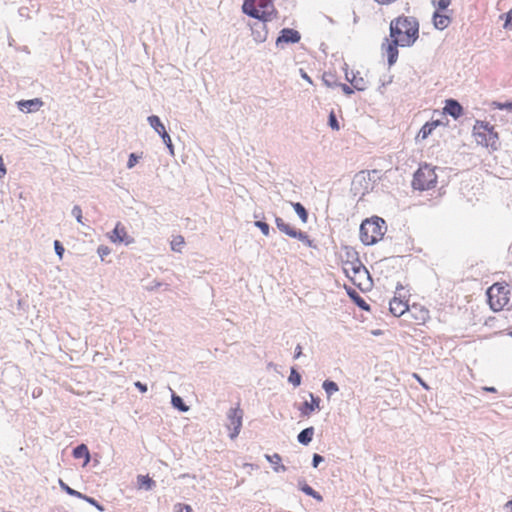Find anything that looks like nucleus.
<instances>
[{
  "mask_svg": "<svg viewBox=\"0 0 512 512\" xmlns=\"http://www.w3.org/2000/svg\"><path fill=\"white\" fill-rule=\"evenodd\" d=\"M408 317L410 318V325L420 326L425 325L429 321L430 313L425 306L414 303L408 310Z\"/></svg>",
  "mask_w": 512,
  "mask_h": 512,
  "instance_id": "nucleus-10",
  "label": "nucleus"
},
{
  "mask_svg": "<svg viewBox=\"0 0 512 512\" xmlns=\"http://www.w3.org/2000/svg\"><path fill=\"white\" fill-rule=\"evenodd\" d=\"M342 90L348 95L353 93V90L346 84L342 85Z\"/></svg>",
  "mask_w": 512,
  "mask_h": 512,
  "instance_id": "nucleus-46",
  "label": "nucleus"
},
{
  "mask_svg": "<svg viewBox=\"0 0 512 512\" xmlns=\"http://www.w3.org/2000/svg\"><path fill=\"white\" fill-rule=\"evenodd\" d=\"M289 381L294 385V386H299L300 385V382H301V376L296 372L295 369H292L291 370V373H290V376H289Z\"/></svg>",
  "mask_w": 512,
  "mask_h": 512,
  "instance_id": "nucleus-32",
  "label": "nucleus"
},
{
  "mask_svg": "<svg viewBox=\"0 0 512 512\" xmlns=\"http://www.w3.org/2000/svg\"><path fill=\"white\" fill-rule=\"evenodd\" d=\"M443 113L449 114L454 119H458L463 114V108L456 100L448 99L445 101Z\"/></svg>",
  "mask_w": 512,
  "mask_h": 512,
  "instance_id": "nucleus-14",
  "label": "nucleus"
},
{
  "mask_svg": "<svg viewBox=\"0 0 512 512\" xmlns=\"http://www.w3.org/2000/svg\"><path fill=\"white\" fill-rule=\"evenodd\" d=\"M172 404L175 408L179 409L180 411L185 412L188 410V407L184 404L182 398L177 395L172 396Z\"/></svg>",
  "mask_w": 512,
  "mask_h": 512,
  "instance_id": "nucleus-28",
  "label": "nucleus"
},
{
  "mask_svg": "<svg viewBox=\"0 0 512 512\" xmlns=\"http://www.w3.org/2000/svg\"><path fill=\"white\" fill-rule=\"evenodd\" d=\"M375 1L380 4H389V3L394 2L395 0H375Z\"/></svg>",
  "mask_w": 512,
  "mask_h": 512,
  "instance_id": "nucleus-52",
  "label": "nucleus"
},
{
  "mask_svg": "<svg viewBox=\"0 0 512 512\" xmlns=\"http://www.w3.org/2000/svg\"><path fill=\"white\" fill-rule=\"evenodd\" d=\"M97 252L101 260H104L111 253V249L108 246L101 245L98 247Z\"/></svg>",
  "mask_w": 512,
  "mask_h": 512,
  "instance_id": "nucleus-33",
  "label": "nucleus"
},
{
  "mask_svg": "<svg viewBox=\"0 0 512 512\" xmlns=\"http://www.w3.org/2000/svg\"><path fill=\"white\" fill-rule=\"evenodd\" d=\"M6 174V169L4 167V163L0 162V178H2Z\"/></svg>",
  "mask_w": 512,
  "mask_h": 512,
  "instance_id": "nucleus-48",
  "label": "nucleus"
},
{
  "mask_svg": "<svg viewBox=\"0 0 512 512\" xmlns=\"http://www.w3.org/2000/svg\"><path fill=\"white\" fill-rule=\"evenodd\" d=\"M346 79L351 83V85L359 91H363L366 89L367 81L364 77L360 75L359 72L354 73L353 71L346 72Z\"/></svg>",
  "mask_w": 512,
  "mask_h": 512,
  "instance_id": "nucleus-19",
  "label": "nucleus"
},
{
  "mask_svg": "<svg viewBox=\"0 0 512 512\" xmlns=\"http://www.w3.org/2000/svg\"><path fill=\"white\" fill-rule=\"evenodd\" d=\"M72 214L75 216V218L77 219V221L81 224H83V221H82V210L79 206H74V208L72 209Z\"/></svg>",
  "mask_w": 512,
  "mask_h": 512,
  "instance_id": "nucleus-36",
  "label": "nucleus"
},
{
  "mask_svg": "<svg viewBox=\"0 0 512 512\" xmlns=\"http://www.w3.org/2000/svg\"><path fill=\"white\" fill-rule=\"evenodd\" d=\"M505 507L509 508L512 511V499L505 504Z\"/></svg>",
  "mask_w": 512,
  "mask_h": 512,
  "instance_id": "nucleus-53",
  "label": "nucleus"
},
{
  "mask_svg": "<svg viewBox=\"0 0 512 512\" xmlns=\"http://www.w3.org/2000/svg\"><path fill=\"white\" fill-rule=\"evenodd\" d=\"M301 76H302V77H303V79H305L308 83H310V84H312V83H313V82H312V80H311V78L307 75V73H306V72L301 71Z\"/></svg>",
  "mask_w": 512,
  "mask_h": 512,
  "instance_id": "nucleus-49",
  "label": "nucleus"
},
{
  "mask_svg": "<svg viewBox=\"0 0 512 512\" xmlns=\"http://www.w3.org/2000/svg\"><path fill=\"white\" fill-rule=\"evenodd\" d=\"M323 81L328 85L331 86V84L328 82L329 78H326V75L323 76Z\"/></svg>",
  "mask_w": 512,
  "mask_h": 512,
  "instance_id": "nucleus-56",
  "label": "nucleus"
},
{
  "mask_svg": "<svg viewBox=\"0 0 512 512\" xmlns=\"http://www.w3.org/2000/svg\"><path fill=\"white\" fill-rule=\"evenodd\" d=\"M432 3L433 6L436 8V11H442L449 7V5L451 4V0H438L437 2L433 1Z\"/></svg>",
  "mask_w": 512,
  "mask_h": 512,
  "instance_id": "nucleus-31",
  "label": "nucleus"
},
{
  "mask_svg": "<svg viewBox=\"0 0 512 512\" xmlns=\"http://www.w3.org/2000/svg\"><path fill=\"white\" fill-rule=\"evenodd\" d=\"M267 22L259 21L251 26L252 34L255 41L264 42L268 35Z\"/></svg>",
  "mask_w": 512,
  "mask_h": 512,
  "instance_id": "nucleus-17",
  "label": "nucleus"
},
{
  "mask_svg": "<svg viewBox=\"0 0 512 512\" xmlns=\"http://www.w3.org/2000/svg\"><path fill=\"white\" fill-rule=\"evenodd\" d=\"M301 354H302V347L300 345H297V347L295 349V358L300 357Z\"/></svg>",
  "mask_w": 512,
  "mask_h": 512,
  "instance_id": "nucleus-47",
  "label": "nucleus"
},
{
  "mask_svg": "<svg viewBox=\"0 0 512 512\" xmlns=\"http://www.w3.org/2000/svg\"><path fill=\"white\" fill-rule=\"evenodd\" d=\"M311 496L319 502H321L323 500L322 496L316 491H314V495H311Z\"/></svg>",
  "mask_w": 512,
  "mask_h": 512,
  "instance_id": "nucleus-50",
  "label": "nucleus"
},
{
  "mask_svg": "<svg viewBox=\"0 0 512 512\" xmlns=\"http://www.w3.org/2000/svg\"><path fill=\"white\" fill-rule=\"evenodd\" d=\"M109 238L114 243H125L128 245L133 242V238L128 235L126 228L120 222L116 224Z\"/></svg>",
  "mask_w": 512,
  "mask_h": 512,
  "instance_id": "nucleus-12",
  "label": "nucleus"
},
{
  "mask_svg": "<svg viewBox=\"0 0 512 512\" xmlns=\"http://www.w3.org/2000/svg\"><path fill=\"white\" fill-rule=\"evenodd\" d=\"M323 81L328 85L331 86V84L328 82L329 78H326V75L323 76Z\"/></svg>",
  "mask_w": 512,
  "mask_h": 512,
  "instance_id": "nucleus-55",
  "label": "nucleus"
},
{
  "mask_svg": "<svg viewBox=\"0 0 512 512\" xmlns=\"http://www.w3.org/2000/svg\"><path fill=\"white\" fill-rule=\"evenodd\" d=\"M129 160H136L135 155H134V154H131V155H130V159H129Z\"/></svg>",
  "mask_w": 512,
  "mask_h": 512,
  "instance_id": "nucleus-58",
  "label": "nucleus"
},
{
  "mask_svg": "<svg viewBox=\"0 0 512 512\" xmlns=\"http://www.w3.org/2000/svg\"><path fill=\"white\" fill-rule=\"evenodd\" d=\"M59 485L60 487L69 495L71 496H74V497H83V494L70 488L67 484H65L61 479L59 480Z\"/></svg>",
  "mask_w": 512,
  "mask_h": 512,
  "instance_id": "nucleus-30",
  "label": "nucleus"
},
{
  "mask_svg": "<svg viewBox=\"0 0 512 512\" xmlns=\"http://www.w3.org/2000/svg\"><path fill=\"white\" fill-rule=\"evenodd\" d=\"M130 2H135L136 0H129Z\"/></svg>",
  "mask_w": 512,
  "mask_h": 512,
  "instance_id": "nucleus-59",
  "label": "nucleus"
},
{
  "mask_svg": "<svg viewBox=\"0 0 512 512\" xmlns=\"http://www.w3.org/2000/svg\"><path fill=\"white\" fill-rule=\"evenodd\" d=\"M292 206H293L295 212L300 217L301 221L303 223H306L308 221V213H307L305 207L301 203H298V202L292 203Z\"/></svg>",
  "mask_w": 512,
  "mask_h": 512,
  "instance_id": "nucleus-26",
  "label": "nucleus"
},
{
  "mask_svg": "<svg viewBox=\"0 0 512 512\" xmlns=\"http://www.w3.org/2000/svg\"><path fill=\"white\" fill-rule=\"evenodd\" d=\"M413 376H414V378H416V379H417V381L421 384V386H422L424 389L429 390V386H428V385H427V384H426V383L421 379V377H420L419 375L414 374Z\"/></svg>",
  "mask_w": 512,
  "mask_h": 512,
  "instance_id": "nucleus-44",
  "label": "nucleus"
},
{
  "mask_svg": "<svg viewBox=\"0 0 512 512\" xmlns=\"http://www.w3.org/2000/svg\"><path fill=\"white\" fill-rule=\"evenodd\" d=\"M448 124V121L447 122H443L441 120H433L431 122H427L425 123L422 128L420 129V131L418 132L417 134V139H421V140H424L426 139L427 137H429L432 132L438 127V126H446Z\"/></svg>",
  "mask_w": 512,
  "mask_h": 512,
  "instance_id": "nucleus-13",
  "label": "nucleus"
},
{
  "mask_svg": "<svg viewBox=\"0 0 512 512\" xmlns=\"http://www.w3.org/2000/svg\"><path fill=\"white\" fill-rule=\"evenodd\" d=\"M301 489L305 494L309 496L314 495L315 490L307 484H305Z\"/></svg>",
  "mask_w": 512,
  "mask_h": 512,
  "instance_id": "nucleus-42",
  "label": "nucleus"
},
{
  "mask_svg": "<svg viewBox=\"0 0 512 512\" xmlns=\"http://www.w3.org/2000/svg\"><path fill=\"white\" fill-rule=\"evenodd\" d=\"M176 512H193L192 507L188 504L178 503L175 505Z\"/></svg>",
  "mask_w": 512,
  "mask_h": 512,
  "instance_id": "nucleus-35",
  "label": "nucleus"
},
{
  "mask_svg": "<svg viewBox=\"0 0 512 512\" xmlns=\"http://www.w3.org/2000/svg\"><path fill=\"white\" fill-rule=\"evenodd\" d=\"M409 293L402 285L396 287L395 295L389 303L390 312L400 317L404 313L408 312L409 306Z\"/></svg>",
  "mask_w": 512,
  "mask_h": 512,
  "instance_id": "nucleus-8",
  "label": "nucleus"
},
{
  "mask_svg": "<svg viewBox=\"0 0 512 512\" xmlns=\"http://www.w3.org/2000/svg\"><path fill=\"white\" fill-rule=\"evenodd\" d=\"M387 227L380 217L365 219L360 225V240L364 245H373L384 237Z\"/></svg>",
  "mask_w": 512,
  "mask_h": 512,
  "instance_id": "nucleus-4",
  "label": "nucleus"
},
{
  "mask_svg": "<svg viewBox=\"0 0 512 512\" xmlns=\"http://www.w3.org/2000/svg\"><path fill=\"white\" fill-rule=\"evenodd\" d=\"M329 124H330L332 129H334V130H338L339 129L338 121H337L336 116L334 115L333 112H331L330 115H329Z\"/></svg>",
  "mask_w": 512,
  "mask_h": 512,
  "instance_id": "nucleus-38",
  "label": "nucleus"
},
{
  "mask_svg": "<svg viewBox=\"0 0 512 512\" xmlns=\"http://www.w3.org/2000/svg\"><path fill=\"white\" fill-rule=\"evenodd\" d=\"M80 498H81V499H84V500H85V501H87L88 503H90V504H92V505L96 506L98 509L102 510L101 506H100V505H98V503L96 502V500H95V499L90 498V497H88V496H86V495H83V497H80Z\"/></svg>",
  "mask_w": 512,
  "mask_h": 512,
  "instance_id": "nucleus-41",
  "label": "nucleus"
},
{
  "mask_svg": "<svg viewBox=\"0 0 512 512\" xmlns=\"http://www.w3.org/2000/svg\"><path fill=\"white\" fill-rule=\"evenodd\" d=\"M348 295L351 299L362 309L368 310L369 306L365 302V300L359 295V293L353 289H347Z\"/></svg>",
  "mask_w": 512,
  "mask_h": 512,
  "instance_id": "nucleus-24",
  "label": "nucleus"
},
{
  "mask_svg": "<svg viewBox=\"0 0 512 512\" xmlns=\"http://www.w3.org/2000/svg\"><path fill=\"white\" fill-rule=\"evenodd\" d=\"M437 183V174L435 172V167L431 164L424 163L419 169L415 172L412 186L417 190H429L436 186Z\"/></svg>",
  "mask_w": 512,
  "mask_h": 512,
  "instance_id": "nucleus-7",
  "label": "nucleus"
},
{
  "mask_svg": "<svg viewBox=\"0 0 512 512\" xmlns=\"http://www.w3.org/2000/svg\"><path fill=\"white\" fill-rule=\"evenodd\" d=\"M323 388L328 395H332L333 393L338 391V386L335 382L326 380L323 383Z\"/></svg>",
  "mask_w": 512,
  "mask_h": 512,
  "instance_id": "nucleus-29",
  "label": "nucleus"
},
{
  "mask_svg": "<svg viewBox=\"0 0 512 512\" xmlns=\"http://www.w3.org/2000/svg\"><path fill=\"white\" fill-rule=\"evenodd\" d=\"M148 122L162 136L165 142L171 141L170 136L166 132L165 127L158 116L152 115L148 117Z\"/></svg>",
  "mask_w": 512,
  "mask_h": 512,
  "instance_id": "nucleus-20",
  "label": "nucleus"
},
{
  "mask_svg": "<svg viewBox=\"0 0 512 512\" xmlns=\"http://www.w3.org/2000/svg\"><path fill=\"white\" fill-rule=\"evenodd\" d=\"M54 248L56 254L59 256L60 259H62L65 249L58 240L54 242Z\"/></svg>",
  "mask_w": 512,
  "mask_h": 512,
  "instance_id": "nucleus-37",
  "label": "nucleus"
},
{
  "mask_svg": "<svg viewBox=\"0 0 512 512\" xmlns=\"http://www.w3.org/2000/svg\"><path fill=\"white\" fill-rule=\"evenodd\" d=\"M135 386L142 392V393H145L147 391V386L143 383H141L140 381H137L135 383Z\"/></svg>",
  "mask_w": 512,
  "mask_h": 512,
  "instance_id": "nucleus-45",
  "label": "nucleus"
},
{
  "mask_svg": "<svg viewBox=\"0 0 512 512\" xmlns=\"http://www.w3.org/2000/svg\"><path fill=\"white\" fill-rule=\"evenodd\" d=\"M484 389L489 392H496V389L494 387H486Z\"/></svg>",
  "mask_w": 512,
  "mask_h": 512,
  "instance_id": "nucleus-54",
  "label": "nucleus"
},
{
  "mask_svg": "<svg viewBox=\"0 0 512 512\" xmlns=\"http://www.w3.org/2000/svg\"><path fill=\"white\" fill-rule=\"evenodd\" d=\"M474 137L478 144L496 151L500 148L498 134L494 131L493 126L488 123L477 122L474 126Z\"/></svg>",
  "mask_w": 512,
  "mask_h": 512,
  "instance_id": "nucleus-6",
  "label": "nucleus"
},
{
  "mask_svg": "<svg viewBox=\"0 0 512 512\" xmlns=\"http://www.w3.org/2000/svg\"><path fill=\"white\" fill-rule=\"evenodd\" d=\"M511 336H512V331H511Z\"/></svg>",
  "mask_w": 512,
  "mask_h": 512,
  "instance_id": "nucleus-60",
  "label": "nucleus"
},
{
  "mask_svg": "<svg viewBox=\"0 0 512 512\" xmlns=\"http://www.w3.org/2000/svg\"><path fill=\"white\" fill-rule=\"evenodd\" d=\"M512 292L510 286L505 282H497L487 290L488 304L490 308L499 312L510 303Z\"/></svg>",
  "mask_w": 512,
  "mask_h": 512,
  "instance_id": "nucleus-5",
  "label": "nucleus"
},
{
  "mask_svg": "<svg viewBox=\"0 0 512 512\" xmlns=\"http://www.w3.org/2000/svg\"><path fill=\"white\" fill-rule=\"evenodd\" d=\"M242 418H243V411L240 409L239 406L232 408L228 412V429L230 432V438L234 439L236 438L241 430L242 427Z\"/></svg>",
  "mask_w": 512,
  "mask_h": 512,
  "instance_id": "nucleus-11",
  "label": "nucleus"
},
{
  "mask_svg": "<svg viewBox=\"0 0 512 512\" xmlns=\"http://www.w3.org/2000/svg\"><path fill=\"white\" fill-rule=\"evenodd\" d=\"M342 269L351 282L362 291L372 287V279L366 267L356 253H347V259L342 261Z\"/></svg>",
  "mask_w": 512,
  "mask_h": 512,
  "instance_id": "nucleus-2",
  "label": "nucleus"
},
{
  "mask_svg": "<svg viewBox=\"0 0 512 512\" xmlns=\"http://www.w3.org/2000/svg\"><path fill=\"white\" fill-rule=\"evenodd\" d=\"M242 10L248 16L262 22H269L277 16L274 0H245Z\"/></svg>",
  "mask_w": 512,
  "mask_h": 512,
  "instance_id": "nucleus-3",
  "label": "nucleus"
},
{
  "mask_svg": "<svg viewBox=\"0 0 512 512\" xmlns=\"http://www.w3.org/2000/svg\"><path fill=\"white\" fill-rule=\"evenodd\" d=\"M255 225L261 230V232L265 235H269V225L266 222L256 221Z\"/></svg>",
  "mask_w": 512,
  "mask_h": 512,
  "instance_id": "nucleus-34",
  "label": "nucleus"
},
{
  "mask_svg": "<svg viewBox=\"0 0 512 512\" xmlns=\"http://www.w3.org/2000/svg\"><path fill=\"white\" fill-rule=\"evenodd\" d=\"M321 461H323V457H322V456H320L319 454H314V456H313V466H314V467H317V466H318V464H319Z\"/></svg>",
  "mask_w": 512,
  "mask_h": 512,
  "instance_id": "nucleus-43",
  "label": "nucleus"
},
{
  "mask_svg": "<svg viewBox=\"0 0 512 512\" xmlns=\"http://www.w3.org/2000/svg\"><path fill=\"white\" fill-rule=\"evenodd\" d=\"M504 28L506 29H512V8L510 11L506 14V19L504 23Z\"/></svg>",
  "mask_w": 512,
  "mask_h": 512,
  "instance_id": "nucleus-40",
  "label": "nucleus"
},
{
  "mask_svg": "<svg viewBox=\"0 0 512 512\" xmlns=\"http://www.w3.org/2000/svg\"><path fill=\"white\" fill-rule=\"evenodd\" d=\"M73 456L76 459L84 458L85 463L89 462V460H90V453L85 444H81V445L77 446L73 450Z\"/></svg>",
  "mask_w": 512,
  "mask_h": 512,
  "instance_id": "nucleus-23",
  "label": "nucleus"
},
{
  "mask_svg": "<svg viewBox=\"0 0 512 512\" xmlns=\"http://www.w3.org/2000/svg\"><path fill=\"white\" fill-rule=\"evenodd\" d=\"M300 40V34L294 29L285 28L281 31L277 38V44L280 43H296Z\"/></svg>",
  "mask_w": 512,
  "mask_h": 512,
  "instance_id": "nucleus-18",
  "label": "nucleus"
},
{
  "mask_svg": "<svg viewBox=\"0 0 512 512\" xmlns=\"http://www.w3.org/2000/svg\"><path fill=\"white\" fill-rule=\"evenodd\" d=\"M17 105L21 111L31 113L38 111L42 107L43 102L41 99L35 98L31 100H21Z\"/></svg>",
  "mask_w": 512,
  "mask_h": 512,
  "instance_id": "nucleus-16",
  "label": "nucleus"
},
{
  "mask_svg": "<svg viewBox=\"0 0 512 512\" xmlns=\"http://www.w3.org/2000/svg\"><path fill=\"white\" fill-rule=\"evenodd\" d=\"M266 459L272 464H279L281 462V457L277 453L273 455H266Z\"/></svg>",
  "mask_w": 512,
  "mask_h": 512,
  "instance_id": "nucleus-39",
  "label": "nucleus"
},
{
  "mask_svg": "<svg viewBox=\"0 0 512 512\" xmlns=\"http://www.w3.org/2000/svg\"><path fill=\"white\" fill-rule=\"evenodd\" d=\"M134 166V162H128V168H132Z\"/></svg>",
  "mask_w": 512,
  "mask_h": 512,
  "instance_id": "nucleus-57",
  "label": "nucleus"
},
{
  "mask_svg": "<svg viewBox=\"0 0 512 512\" xmlns=\"http://www.w3.org/2000/svg\"><path fill=\"white\" fill-rule=\"evenodd\" d=\"M498 107H499L500 109H503V108L512 109V103H508V104H498Z\"/></svg>",
  "mask_w": 512,
  "mask_h": 512,
  "instance_id": "nucleus-51",
  "label": "nucleus"
},
{
  "mask_svg": "<svg viewBox=\"0 0 512 512\" xmlns=\"http://www.w3.org/2000/svg\"><path fill=\"white\" fill-rule=\"evenodd\" d=\"M419 23L414 17L399 16L390 23V39L383 43L389 65H393L398 58V46H411L418 38Z\"/></svg>",
  "mask_w": 512,
  "mask_h": 512,
  "instance_id": "nucleus-1",
  "label": "nucleus"
},
{
  "mask_svg": "<svg viewBox=\"0 0 512 512\" xmlns=\"http://www.w3.org/2000/svg\"><path fill=\"white\" fill-rule=\"evenodd\" d=\"M170 244H171V249L173 251L181 252V250L185 244L184 237L181 235H177V236L173 237Z\"/></svg>",
  "mask_w": 512,
  "mask_h": 512,
  "instance_id": "nucleus-27",
  "label": "nucleus"
},
{
  "mask_svg": "<svg viewBox=\"0 0 512 512\" xmlns=\"http://www.w3.org/2000/svg\"><path fill=\"white\" fill-rule=\"evenodd\" d=\"M275 223H276L277 228L284 234H286L292 238L299 239L308 247L313 246V241L309 238V236L306 233L296 230L290 224L286 223L282 218L277 217L275 220Z\"/></svg>",
  "mask_w": 512,
  "mask_h": 512,
  "instance_id": "nucleus-9",
  "label": "nucleus"
},
{
  "mask_svg": "<svg viewBox=\"0 0 512 512\" xmlns=\"http://www.w3.org/2000/svg\"><path fill=\"white\" fill-rule=\"evenodd\" d=\"M451 23V17L447 14L441 13V11H435L433 15V24L435 28L443 30L447 28Z\"/></svg>",
  "mask_w": 512,
  "mask_h": 512,
  "instance_id": "nucleus-21",
  "label": "nucleus"
},
{
  "mask_svg": "<svg viewBox=\"0 0 512 512\" xmlns=\"http://www.w3.org/2000/svg\"><path fill=\"white\" fill-rule=\"evenodd\" d=\"M155 486V481L148 475L137 476V487L138 489L150 490Z\"/></svg>",
  "mask_w": 512,
  "mask_h": 512,
  "instance_id": "nucleus-22",
  "label": "nucleus"
},
{
  "mask_svg": "<svg viewBox=\"0 0 512 512\" xmlns=\"http://www.w3.org/2000/svg\"><path fill=\"white\" fill-rule=\"evenodd\" d=\"M313 434H314V429L313 427H309V428H306L304 430H302L299 435H298V441L304 445H307L308 443L311 442L312 440V437H313Z\"/></svg>",
  "mask_w": 512,
  "mask_h": 512,
  "instance_id": "nucleus-25",
  "label": "nucleus"
},
{
  "mask_svg": "<svg viewBox=\"0 0 512 512\" xmlns=\"http://www.w3.org/2000/svg\"><path fill=\"white\" fill-rule=\"evenodd\" d=\"M311 401H305L300 407L299 410L301 415L304 417H308L312 412L320 409V399L318 397H314L313 394H310Z\"/></svg>",
  "mask_w": 512,
  "mask_h": 512,
  "instance_id": "nucleus-15",
  "label": "nucleus"
}]
</instances>
